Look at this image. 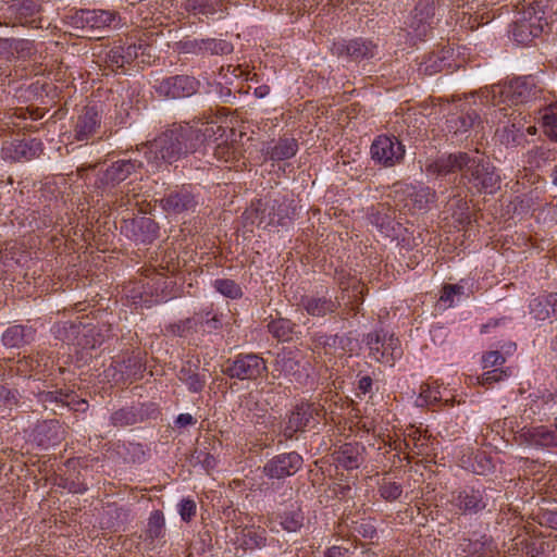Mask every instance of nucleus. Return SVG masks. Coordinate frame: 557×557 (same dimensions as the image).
Instances as JSON below:
<instances>
[{
  "instance_id": "nucleus-1",
  "label": "nucleus",
  "mask_w": 557,
  "mask_h": 557,
  "mask_svg": "<svg viewBox=\"0 0 557 557\" xmlns=\"http://www.w3.org/2000/svg\"><path fill=\"white\" fill-rule=\"evenodd\" d=\"M215 134V125L208 121H196L175 126L145 146L149 171L171 164L180 158L196 152Z\"/></svg>"
},
{
  "instance_id": "nucleus-2",
  "label": "nucleus",
  "mask_w": 557,
  "mask_h": 557,
  "mask_svg": "<svg viewBox=\"0 0 557 557\" xmlns=\"http://www.w3.org/2000/svg\"><path fill=\"white\" fill-rule=\"evenodd\" d=\"M424 170L434 177L460 172V182L478 194H494L500 187V176L495 166L478 151L442 154L428 160Z\"/></svg>"
},
{
  "instance_id": "nucleus-3",
  "label": "nucleus",
  "mask_w": 557,
  "mask_h": 557,
  "mask_svg": "<svg viewBox=\"0 0 557 557\" xmlns=\"http://www.w3.org/2000/svg\"><path fill=\"white\" fill-rule=\"evenodd\" d=\"M543 87L534 76H523L506 84L493 85L480 91L481 99L493 107L527 103L541 97Z\"/></svg>"
},
{
  "instance_id": "nucleus-4",
  "label": "nucleus",
  "mask_w": 557,
  "mask_h": 557,
  "mask_svg": "<svg viewBox=\"0 0 557 557\" xmlns=\"http://www.w3.org/2000/svg\"><path fill=\"white\" fill-rule=\"evenodd\" d=\"M498 494L492 487H465L451 493L450 504L462 515H475L494 505Z\"/></svg>"
},
{
  "instance_id": "nucleus-5",
  "label": "nucleus",
  "mask_w": 557,
  "mask_h": 557,
  "mask_svg": "<svg viewBox=\"0 0 557 557\" xmlns=\"http://www.w3.org/2000/svg\"><path fill=\"white\" fill-rule=\"evenodd\" d=\"M267 372L265 360L257 354H240L227 360L223 367L224 374L240 381H255Z\"/></svg>"
},
{
  "instance_id": "nucleus-6",
  "label": "nucleus",
  "mask_w": 557,
  "mask_h": 557,
  "mask_svg": "<svg viewBox=\"0 0 557 557\" xmlns=\"http://www.w3.org/2000/svg\"><path fill=\"white\" fill-rule=\"evenodd\" d=\"M367 345L370 349V356L375 361L389 366H393L403 354L399 339L384 330L369 333Z\"/></svg>"
},
{
  "instance_id": "nucleus-7",
  "label": "nucleus",
  "mask_w": 557,
  "mask_h": 557,
  "mask_svg": "<svg viewBox=\"0 0 557 557\" xmlns=\"http://www.w3.org/2000/svg\"><path fill=\"white\" fill-rule=\"evenodd\" d=\"M74 28L83 32L82 36H94L95 33L116 26V14L107 10H79L71 16Z\"/></svg>"
},
{
  "instance_id": "nucleus-8",
  "label": "nucleus",
  "mask_w": 557,
  "mask_h": 557,
  "mask_svg": "<svg viewBox=\"0 0 557 557\" xmlns=\"http://www.w3.org/2000/svg\"><path fill=\"white\" fill-rule=\"evenodd\" d=\"M323 414V406L314 403H301L288 414L282 433L285 438L290 440L306 428L318 423L319 418Z\"/></svg>"
},
{
  "instance_id": "nucleus-9",
  "label": "nucleus",
  "mask_w": 557,
  "mask_h": 557,
  "mask_svg": "<svg viewBox=\"0 0 557 557\" xmlns=\"http://www.w3.org/2000/svg\"><path fill=\"white\" fill-rule=\"evenodd\" d=\"M370 152L374 162L391 168L401 162L405 147L395 136L380 135L373 140Z\"/></svg>"
},
{
  "instance_id": "nucleus-10",
  "label": "nucleus",
  "mask_w": 557,
  "mask_h": 557,
  "mask_svg": "<svg viewBox=\"0 0 557 557\" xmlns=\"http://www.w3.org/2000/svg\"><path fill=\"white\" fill-rule=\"evenodd\" d=\"M141 168L143 162L137 159H120L99 174L96 185L103 190L111 189Z\"/></svg>"
},
{
  "instance_id": "nucleus-11",
  "label": "nucleus",
  "mask_w": 557,
  "mask_h": 557,
  "mask_svg": "<svg viewBox=\"0 0 557 557\" xmlns=\"http://www.w3.org/2000/svg\"><path fill=\"white\" fill-rule=\"evenodd\" d=\"M557 413V394L548 389L536 391L525 398L523 416L527 419L540 417L541 419L547 416Z\"/></svg>"
},
{
  "instance_id": "nucleus-12",
  "label": "nucleus",
  "mask_w": 557,
  "mask_h": 557,
  "mask_svg": "<svg viewBox=\"0 0 557 557\" xmlns=\"http://www.w3.org/2000/svg\"><path fill=\"white\" fill-rule=\"evenodd\" d=\"M435 15L434 0H418L408 23L409 35L422 39L432 28Z\"/></svg>"
},
{
  "instance_id": "nucleus-13",
  "label": "nucleus",
  "mask_w": 557,
  "mask_h": 557,
  "mask_svg": "<svg viewBox=\"0 0 557 557\" xmlns=\"http://www.w3.org/2000/svg\"><path fill=\"white\" fill-rule=\"evenodd\" d=\"M302 466V457L296 451L280 454L270 459L263 472L271 479H284L294 475Z\"/></svg>"
},
{
  "instance_id": "nucleus-14",
  "label": "nucleus",
  "mask_w": 557,
  "mask_h": 557,
  "mask_svg": "<svg viewBox=\"0 0 557 557\" xmlns=\"http://www.w3.org/2000/svg\"><path fill=\"white\" fill-rule=\"evenodd\" d=\"M42 152V144L37 139L20 140L14 139L3 144L1 153L4 160L14 162L29 161Z\"/></svg>"
},
{
  "instance_id": "nucleus-15",
  "label": "nucleus",
  "mask_w": 557,
  "mask_h": 557,
  "mask_svg": "<svg viewBox=\"0 0 557 557\" xmlns=\"http://www.w3.org/2000/svg\"><path fill=\"white\" fill-rule=\"evenodd\" d=\"M197 88L198 82L194 77L176 75L162 79L157 91L168 98L177 99L194 95Z\"/></svg>"
},
{
  "instance_id": "nucleus-16",
  "label": "nucleus",
  "mask_w": 557,
  "mask_h": 557,
  "mask_svg": "<svg viewBox=\"0 0 557 557\" xmlns=\"http://www.w3.org/2000/svg\"><path fill=\"white\" fill-rule=\"evenodd\" d=\"M520 444L532 447H557L556 429L546 425L523 426L517 435Z\"/></svg>"
},
{
  "instance_id": "nucleus-17",
  "label": "nucleus",
  "mask_w": 557,
  "mask_h": 557,
  "mask_svg": "<svg viewBox=\"0 0 557 557\" xmlns=\"http://www.w3.org/2000/svg\"><path fill=\"white\" fill-rule=\"evenodd\" d=\"M101 116L99 112L91 107H86L77 116L74 125L73 136L77 141H88L99 132Z\"/></svg>"
},
{
  "instance_id": "nucleus-18",
  "label": "nucleus",
  "mask_w": 557,
  "mask_h": 557,
  "mask_svg": "<svg viewBox=\"0 0 557 557\" xmlns=\"http://www.w3.org/2000/svg\"><path fill=\"white\" fill-rule=\"evenodd\" d=\"M447 128L450 133L462 134L480 124L478 112L471 108L469 102L460 104L457 112H453L446 120Z\"/></svg>"
},
{
  "instance_id": "nucleus-19",
  "label": "nucleus",
  "mask_w": 557,
  "mask_h": 557,
  "mask_svg": "<svg viewBox=\"0 0 557 557\" xmlns=\"http://www.w3.org/2000/svg\"><path fill=\"white\" fill-rule=\"evenodd\" d=\"M276 200L272 205L258 201L245 214L246 219L250 220L251 224L257 226L267 227L273 224H283L284 216L275 212Z\"/></svg>"
},
{
  "instance_id": "nucleus-20",
  "label": "nucleus",
  "mask_w": 557,
  "mask_h": 557,
  "mask_svg": "<svg viewBox=\"0 0 557 557\" xmlns=\"http://www.w3.org/2000/svg\"><path fill=\"white\" fill-rule=\"evenodd\" d=\"M163 209L169 213H182L194 210L197 206L195 195L187 188L171 191L161 199Z\"/></svg>"
},
{
  "instance_id": "nucleus-21",
  "label": "nucleus",
  "mask_w": 557,
  "mask_h": 557,
  "mask_svg": "<svg viewBox=\"0 0 557 557\" xmlns=\"http://www.w3.org/2000/svg\"><path fill=\"white\" fill-rule=\"evenodd\" d=\"M301 306L312 317H324L335 312L338 308V302L325 295H314L302 297Z\"/></svg>"
},
{
  "instance_id": "nucleus-22",
  "label": "nucleus",
  "mask_w": 557,
  "mask_h": 557,
  "mask_svg": "<svg viewBox=\"0 0 557 557\" xmlns=\"http://www.w3.org/2000/svg\"><path fill=\"white\" fill-rule=\"evenodd\" d=\"M362 449L359 444L346 443L334 453V459L338 466L347 470L357 469L362 462Z\"/></svg>"
},
{
  "instance_id": "nucleus-23",
  "label": "nucleus",
  "mask_w": 557,
  "mask_h": 557,
  "mask_svg": "<svg viewBox=\"0 0 557 557\" xmlns=\"http://www.w3.org/2000/svg\"><path fill=\"white\" fill-rule=\"evenodd\" d=\"M546 0H524L518 14L525 17L528 24L539 25L541 34L544 27L548 25L546 13L544 11Z\"/></svg>"
},
{
  "instance_id": "nucleus-24",
  "label": "nucleus",
  "mask_w": 557,
  "mask_h": 557,
  "mask_svg": "<svg viewBox=\"0 0 557 557\" xmlns=\"http://www.w3.org/2000/svg\"><path fill=\"white\" fill-rule=\"evenodd\" d=\"M336 49L339 54L345 53L355 60L373 58L376 54V46L372 41L361 38L338 45Z\"/></svg>"
},
{
  "instance_id": "nucleus-25",
  "label": "nucleus",
  "mask_w": 557,
  "mask_h": 557,
  "mask_svg": "<svg viewBox=\"0 0 557 557\" xmlns=\"http://www.w3.org/2000/svg\"><path fill=\"white\" fill-rule=\"evenodd\" d=\"M275 520L280 523L282 529L286 532H298L304 525V512L300 507L296 504H292L289 507L281 512H277Z\"/></svg>"
},
{
  "instance_id": "nucleus-26",
  "label": "nucleus",
  "mask_w": 557,
  "mask_h": 557,
  "mask_svg": "<svg viewBox=\"0 0 557 557\" xmlns=\"http://www.w3.org/2000/svg\"><path fill=\"white\" fill-rule=\"evenodd\" d=\"M449 53V49H443L438 52H433L425 59L423 63H421L419 71L426 75H434L443 71H449L451 69Z\"/></svg>"
},
{
  "instance_id": "nucleus-27",
  "label": "nucleus",
  "mask_w": 557,
  "mask_h": 557,
  "mask_svg": "<svg viewBox=\"0 0 557 557\" xmlns=\"http://www.w3.org/2000/svg\"><path fill=\"white\" fill-rule=\"evenodd\" d=\"M237 541L246 549L261 548L265 546L267 532L263 528L247 525L239 531Z\"/></svg>"
},
{
  "instance_id": "nucleus-28",
  "label": "nucleus",
  "mask_w": 557,
  "mask_h": 557,
  "mask_svg": "<svg viewBox=\"0 0 557 557\" xmlns=\"http://www.w3.org/2000/svg\"><path fill=\"white\" fill-rule=\"evenodd\" d=\"M540 35V26L537 24H528L525 17H523L522 14H519V17L516 20L512 28L513 39L521 45H528Z\"/></svg>"
},
{
  "instance_id": "nucleus-29",
  "label": "nucleus",
  "mask_w": 557,
  "mask_h": 557,
  "mask_svg": "<svg viewBox=\"0 0 557 557\" xmlns=\"http://www.w3.org/2000/svg\"><path fill=\"white\" fill-rule=\"evenodd\" d=\"M242 407L247 412V416L253 420L265 416L269 409V404L262 400L260 392H249L244 396Z\"/></svg>"
},
{
  "instance_id": "nucleus-30",
  "label": "nucleus",
  "mask_w": 557,
  "mask_h": 557,
  "mask_svg": "<svg viewBox=\"0 0 557 557\" xmlns=\"http://www.w3.org/2000/svg\"><path fill=\"white\" fill-rule=\"evenodd\" d=\"M298 144L294 138H281L274 146H269L265 154L274 161L286 160L296 154Z\"/></svg>"
},
{
  "instance_id": "nucleus-31",
  "label": "nucleus",
  "mask_w": 557,
  "mask_h": 557,
  "mask_svg": "<svg viewBox=\"0 0 557 557\" xmlns=\"http://www.w3.org/2000/svg\"><path fill=\"white\" fill-rule=\"evenodd\" d=\"M72 393L63 392L61 389L40 392L38 400L42 404L45 409H50L55 412L58 408L69 406Z\"/></svg>"
},
{
  "instance_id": "nucleus-32",
  "label": "nucleus",
  "mask_w": 557,
  "mask_h": 557,
  "mask_svg": "<svg viewBox=\"0 0 557 557\" xmlns=\"http://www.w3.org/2000/svg\"><path fill=\"white\" fill-rule=\"evenodd\" d=\"M132 224L135 230V236L137 240L149 243L156 238L158 226L151 218L140 216L134 219Z\"/></svg>"
},
{
  "instance_id": "nucleus-33",
  "label": "nucleus",
  "mask_w": 557,
  "mask_h": 557,
  "mask_svg": "<svg viewBox=\"0 0 557 557\" xmlns=\"http://www.w3.org/2000/svg\"><path fill=\"white\" fill-rule=\"evenodd\" d=\"M556 304L557 294H550L545 297H537L530 304L531 313H533L534 318L537 320H546L549 318L552 312L556 311L554 308V305Z\"/></svg>"
},
{
  "instance_id": "nucleus-34",
  "label": "nucleus",
  "mask_w": 557,
  "mask_h": 557,
  "mask_svg": "<svg viewBox=\"0 0 557 557\" xmlns=\"http://www.w3.org/2000/svg\"><path fill=\"white\" fill-rule=\"evenodd\" d=\"M177 377L182 383H184L187 386V388L191 393L201 392L206 385L205 375L198 373L190 366L182 367L177 374Z\"/></svg>"
},
{
  "instance_id": "nucleus-35",
  "label": "nucleus",
  "mask_w": 557,
  "mask_h": 557,
  "mask_svg": "<svg viewBox=\"0 0 557 557\" xmlns=\"http://www.w3.org/2000/svg\"><path fill=\"white\" fill-rule=\"evenodd\" d=\"M394 212L385 205H379L370 215V221L382 233L388 234L393 230Z\"/></svg>"
},
{
  "instance_id": "nucleus-36",
  "label": "nucleus",
  "mask_w": 557,
  "mask_h": 557,
  "mask_svg": "<svg viewBox=\"0 0 557 557\" xmlns=\"http://www.w3.org/2000/svg\"><path fill=\"white\" fill-rule=\"evenodd\" d=\"M194 44L200 51L208 52L210 54H227L233 50L232 44L224 39H196Z\"/></svg>"
},
{
  "instance_id": "nucleus-37",
  "label": "nucleus",
  "mask_w": 557,
  "mask_h": 557,
  "mask_svg": "<svg viewBox=\"0 0 557 557\" xmlns=\"http://www.w3.org/2000/svg\"><path fill=\"white\" fill-rule=\"evenodd\" d=\"M500 141L506 146H518L524 139V129L523 125L520 122H512L510 125H505L502 131H499Z\"/></svg>"
},
{
  "instance_id": "nucleus-38",
  "label": "nucleus",
  "mask_w": 557,
  "mask_h": 557,
  "mask_svg": "<svg viewBox=\"0 0 557 557\" xmlns=\"http://www.w3.org/2000/svg\"><path fill=\"white\" fill-rule=\"evenodd\" d=\"M541 120L544 133L552 140L557 141V104L545 108L542 112Z\"/></svg>"
},
{
  "instance_id": "nucleus-39",
  "label": "nucleus",
  "mask_w": 557,
  "mask_h": 557,
  "mask_svg": "<svg viewBox=\"0 0 557 557\" xmlns=\"http://www.w3.org/2000/svg\"><path fill=\"white\" fill-rule=\"evenodd\" d=\"M471 546V552L478 557H494L497 554V546L492 540V537L483 535L480 540L474 542H469L468 544Z\"/></svg>"
},
{
  "instance_id": "nucleus-40",
  "label": "nucleus",
  "mask_w": 557,
  "mask_h": 557,
  "mask_svg": "<svg viewBox=\"0 0 557 557\" xmlns=\"http://www.w3.org/2000/svg\"><path fill=\"white\" fill-rule=\"evenodd\" d=\"M165 533V520L161 511L154 510L150 513L147 527V534L150 539H161Z\"/></svg>"
},
{
  "instance_id": "nucleus-41",
  "label": "nucleus",
  "mask_w": 557,
  "mask_h": 557,
  "mask_svg": "<svg viewBox=\"0 0 557 557\" xmlns=\"http://www.w3.org/2000/svg\"><path fill=\"white\" fill-rule=\"evenodd\" d=\"M26 327L13 325L7 329L2 335V342L8 347H18L26 343Z\"/></svg>"
},
{
  "instance_id": "nucleus-42",
  "label": "nucleus",
  "mask_w": 557,
  "mask_h": 557,
  "mask_svg": "<svg viewBox=\"0 0 557 557\" xmlns=\"http://www.w3.org/2000/svg\"><path fill=\"white\" fill-rule=\"evenodd\" d=\"M16 12L21 22L33 23L35 16L40 12V4L37 0H22Z\"/></svg>"
},
{
  "instance_id": "nucleus-43",
  "label": "nucleus",
  "mask_w": 557,
  "mask_h": 557,
  "mask_svg": "<svg viewBox=\"0 0 557 557\" xmlns=\"http://www.w3.org/2000/svg\"><path fill=\"white\" fill-rule=\"evenodd\" d=\"M213 286L216 292L227 298L237 299L243 296L240 286L233 280L218 278L214 281Z\"/></svg>"
},
{
  "instance_id": "nucleus-44",
  "label": "nucleus",
  "mask_w": 557,
  "mask_h": 557,
  "mask_svg": "<svg viewBox=\"0 0 557 557\" xmlns=\"http://www.w3.org/2000/svg\"><path fill=\"white\" fill-rule=\"evenodd\" d=\"M298 361L289 355H278L274 363V372L284 375H294L298 371Z\"/></svg>"
},
{
  "instance_id": "nucleus-45",
  "label": "nucleus",
  "mask_w": 557,
  "mask_h": 557,
  "mask_svg": "<svg viewBox=\"0 0 557 557\" xmlns=\"http://www.w3.org/2000/svg\"><path fill=\"white\" fill-rule=\"evenodd\" d=\"M269 332L280 341H287L292 334V323L286 319L272 320L268 324Z\"/></svg>"
},
{
  "instance_id": "nucleus-46",
  "label": "nucleus",
  "mask_w": 557,
  "mask_h": 557,
  "mask_svg": "<svg viewBox=\"0 0 557 557\" xmlns=\"http://www.w3.org/2000/svg\"><path fill=\"white\" fill-rule=\"evenodd\" d=\"M465 294V288L459 284H447L442 289V295L440 297V301L444 302L446 307H451L455 302V299L459 300L461 296Z\"/></svg>"
},
{
  "instance_id": "nucleus-47",
  "label": "nucleus",
  "mask_w": 557,
  "mask_h": 557,
  "mask_svg": "<svg viewBox=\"0 0 557 557\" xmlns=\"http://www.w3.org/2000/svg\"><path fill=\"white\" fill-rule=\"evenodd\" d=\"M141 46L128 45L126 47L117 46L113 48V58H121V64L131 63L138 57Z\"/></svg>"
},
{
  "instance_id": "nucleus-48",
  "label": "nucleus",
  "mask_w": 557,
  "mask_h": 557,
  "mask_svg": "<svg viewBox=\"0 0 557 557\" xmlns=\"http://www.w3.org/2000/svg\"><path fill=\"white\" fill-rule=\"evenodd\" d=\"M411 198L417 208L425 209L434 201L435 194L429 187H421L411 194Z\"/></svg>"
},
{
  "instance_id": "nucleus-49",
  "label": "nucleus",
  "mask_w": 557,
  "mask_h": 557,
  "mask_svg": "<svg viewBox=\"0 0 557 557\" xmlns=\"http://www.w3.org/2000/svg\"><path fill=\"white\" fill-rule=\"evenodd\" d=\"M401 493H403L401 486L395 482H383L380 485V494L387 502H393V500L398 499L400 497Z\"/></svg>"
},
{
  "instance_id": "nucleus-50",
  "label": "nucleus",
  "mask_w": 557,
  "mask_h": 557,
  "mask_svg": "<svg viewBox=\"0 0 557 557\" xmlns=\"http://www.w3.org/2000/svg\"><path fill=\"white\" fill-rule=\"evenodd\" d=\"M216 0H187V9L195 13L212 14Z\"/></svg>"
},
{
  "instance_id": "nucleus-51",
  "label": "nucleus",
  "mask_w": 557,
  "mask_h": 557,
  "mask_svg": "<svg viewBox=\"0 0 557 557\" xmlns=\"http://www.w3.org/2000/svg\"><path fill=\"white\" fill-rule=\"evenodd\" d=\"M508 376L506 370L502 368H493L492 370L485 371L482 376L479 379V383L482 385H491L493 383L503 381Z\"/></svg>"
},
{
  "instance_id": "nucleus-52",
  "label": "nucleus",
  "mask_w": 557,
  "mask_h": 557,
  "mask_svg": "<svg viewBox=\"0 0 557 557\" xmlns=\"http://www.w3.org/2000/svg\"><path fill=\"white\" fill-rule=\"evenodd\" d=\"M196 503L191 498H184L178 504V512L182 518V520L188 522L195 517L196 515Z\"/></svg>"
},
{
  "instance_id": "nucleus-53",
  "label": "nucleus",
  "mask_w": 557,
  "mask_h": 557,
  "mask_svg": "<svg viewBox=\"0 0 557 557\" xmlns=\"http://www.w3.org/2000/svg\"><path fill=\"white\" fill-rule=\"evenodd\" d=\"M195 324H196L195 319H186V320H183L177 323H173V324L169 325L168 332H170L171 334L176 335V336H184L187 333L193 331Z\"/></svg>"
},
{
  "instance_id": "nucleus-54",
  "label": "nucleus",
  "mask_w": 557,
  "mask_h": 557,
  "mask_svg": "<svg viewBox=\"0 0 557 557\" xmlns=\"http://www.w3.org/2000/svg\"><path fill=\"white\" fill-rule=\"evenodd\" d=\"M419 399L423 400L424 404L430 405L440 401L442 399V394L437 387L422 385Z\"/></svg>"
},
{
  "instance_id": "nucleus-55",
  "label": "nucleus",
  "mask_w": 557,
  "mask_h": 557,
  "mask_svg": "<svg viewBox=\"0 0 557 557\" xmlns=\"http://www.w3.org/2000/svg\"><path fill=\"white\" fill-rule=\"evenodd\" d=\"M484 369L500 368L505 363V357L497 350L486 352L482 358Z\"/></svg>"
},
{
  "instance_id": "nucleus-56",
  "label": "nucleus",
  "mask_w": 557,
  "mask_h": 557,
  "mask_svg": "<svg viewBox=\"0 0 557 557\" xmlns=\"http://www.w3.org/2000/svg\"><path fill=\"white\" fill-rule=\"evenodd\" d=\"M549 158V150L544 147H536L529 151L530 165L541 166V161L545 162Z\"/></svg>"
},
{
  "instance_id": "nucleus-57",
  "label": "nucleus",
  "mask_w": 557,
  "mask_h": 557,
  "mask_svg": "<svg viewBox=\"0 0 557 557\" xmlns=\"http://www.w3.org/2000/svg\"><path fill=\"white\" fill-rule=\"evenodd\" d=\"M214 156L227 162L234 156V150L226 144H219L214 148Z\"/></svg>"
},
{
  "instance_id": "nucleus-58",
  "label": "nucleus",
  "mask_w": 557,
  "mask_h": 557,
  "mask_svg": "<svg viewBox=\"0 0 557 557\" xmlns=\"http://www.w3.org/2000/svg\"><path fill=\"white\" fill-rule=\"evenodd\" d=\"M541 524L557 530V511H546L541 517Z\"/></svg>"
},
{
  "instance_id": "nucleus-59",
  "label": "nucleus",
  "mask_w": 557,
  "mask_h": 557,
  "mask_svg": "<svg viewBox=\"0 0 557 557\" xmlns=\"http://www.w3.org/2000/svg\"><path fill=\"white\" fill-rule=\"evenodd\" d=\"M196 419L189 413H181L175 420V426L177 428H186L188 425L195 424Z\"/></svg>"
},
{
  "instance_id": "nucleus-60",
  "label": "nucleus",
  "mask_w": 557,
  "mask_h": 557,
  "mask_svg": "<svg viewBox=\"0 0 557 557\" xmlns=\"http://www.w3.org/2000/svg\"><path fill=\"white\" fill-rule=\"evenodd\" d=\"M324 557H349V550L345 547L332 546L325 552Z\"/></svg>"
},
{
  "instance_id": "nucleus-61",
  "label": "nucleus",
  "mask_w": 557,
  "mask_h": 557,
  "mask_svg": "<svg viewBox=\"0 0 557 557\" xmlns=\"http://www.w3.org/2000/svg\"><path fill=\"white\" fill-rule=\"evenodd\" d=\"M209 315H210V313L208 312L205 318L201 317V322L206 323L208 325V327L212 329V330H216L218 327H220L221 326L220 318L216 314L212 315L211 318Z\"/></svg>"
},
{
  "instance_id": "nucleus-62",
  "label": "nucleus",
  "mask_w": 557,
  "mask_h": 557,
  "mask_svg": "<svg viewBox=\"0 0 557 557\" xmlns=\"http://www.w3.org/2000/svg\"><path fill=\"white\" fill-rule=\"evenodd\" d=\"M30 47H32V42L28 41V40H16L14 42V49L16 51H21V52H24L25 50H27V54L30 53Z\"/></svg>"
},
{
  "instance_id": "nucleus-63",
  "label": "nucleus",
  "mask_w": 557,
  "mask_h": 557,
  "mask_svg": "<svg viewBox=\"0 0 557 557\" xmlns=\"http://www.w3.org/2000/svg\"><path fill=\"white\" fill-rule=\"evenodd\" d=\"M372 387V379L370 376H363L359 381V389L362 391L363 394L370 392Z\"/></svg>"
},
{
  "instance_id": "nucleus-64",
  "label": "nucleus",
  "mask_w": 557,
  "mask_h": 557,
  "mask_svg": "<svg viewBox=\"0 0 557 557\" xmlns=\"http://www.w3.org/2000/svg\"><path fill=\"white\" fill-rule=\"evenodd\" d=\"M360 528L362 529V531H361V530H359V532H360V533H362V535H363L364 537L372 539V537L374 536V534L376 533V530H375V529L373 528V525H372V524H370V523L361 524V527H360Z\"/></svg>"
}]
</instances>
